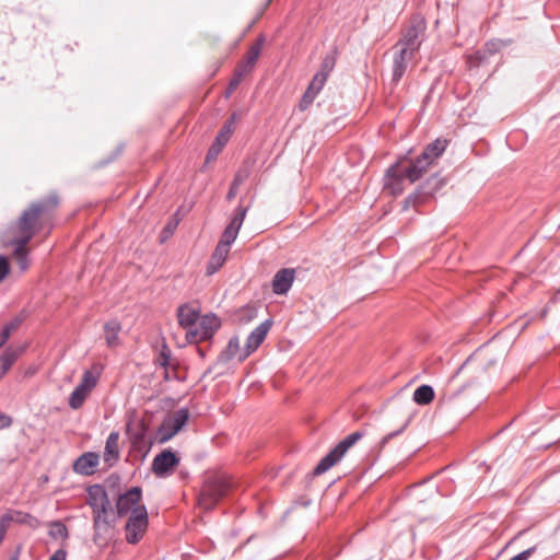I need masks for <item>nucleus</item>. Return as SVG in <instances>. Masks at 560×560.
<instances>
[{"label": "nucleus", "instance_id": "24", "mask_svg": "<svg viewBox=\"0 0 560 560\" xmlns=\"http://www.w3.org/2000/svg\"><path fill=\"white\" fill-rule=\"evenodd\" d=\"M447 147L446 140L436 139L433 142L429 143L424 150L422 151V155H425V158L434 164L438 159L444 153Z\"/></svg>", "mask_w": 560, "mask_h": 560}, {"label": "nucleus", "instance_id": "43", "mask_svg": "<svg viewBox=\"0 0 560 560\" xmlns=\"http://www.w3.org/2000/svg\"><path fill=\"white\" fill-rule=\"evenodd\" d=\"M13 419L11 416L0 410V430L8 429L12 425Z\"/></svg>", "mask_w": 560, "mask_h": 560}, {"label": "nucleus", "instance_id": "36", "mask_svg": "<svg viewBox=\"0 0 560 560\" xmlns=\"http://www.w3.org/2000/svg\"><path fill=\"white\" fill-rule=\"evenodd\" d=\"M315 98H316V96L311 94V92L305 91L300 100L299 109L301 112L306 110L311 106V104L314 102Z\"/></svg>", "mask_w": 560, "mask_h": 560}, {"label": "nucleus", "instance_id": "8", "mask_svg": "<svg viewBox=\"0 0 560 560\" xmlns=\"http://www.w3.org/2000/svg\"><path fill=\"white\" fill-rule=\"evenodd\" d=\"M148 525L149 517L145 506H140L132 511L125 526L127 542L138 544L144 536Z\"/></svg>", "mask_w": 560, "mask_h": 560}, {"label": "nucleus", "instance_id": "22", "mask_svg": "<svg viewBox=\"0 0 560 560\" xmlns=\"http://www.w3.org/2000/svg\"><path fill=\"white\" fill-rule=\"evenodd\" d=\"M30 242H22L21 238H13L14 257L21 271H26L30 268L28 250L26 248Z\"/></svg>", "mask_w": 560, "mask_h": 560}, {"label": "nucleus", "instance_id": "16", "mask_svg": "<svg viewBox=\"0 0 560 560\" xmlns=\"http://www.w3.org/2000/svg\"><path fill=\"white\" fill-rule=\"evenodd\" d=\"M100 464V455L95 452H85L73 463L72 469L81 476H92L96 472Z\"/></svg>", "mask_w": 560, "mask_h": 560}, {"label": "nucleus", "instance_id": "47", "mask_svg": "<svg viewBox=\"0 0 560 560\" xmlns=\"http://www.w3.org/2000/svg\"><path fill=\"white\" fill-rule=\"evenodd\" d=\"M238 187H240L238 185H235L233 183L231 184L230 189L226 194L228 201H231L235 198V196L237 195Z\"/></svg>", "mask_w": 560, "mask_h": 560}, {"label": "nucleus", "instance_id": "49", "mask_svg": "<svg viewBox=\"0 0 560 560\" xmlns=\"http://www.w3.org/2000/svg\"><path fill=\"white\" fill-rule=\"evenodd\" d=\"M10 560H18V557H13V558H11Z\"/></svg>", "mask_w": 560, "mask_h": 560}, {"label": "nucleus", "instance_id": "40", "mask_svg": "<svg viewBox=\"0 0 560 560\" xmlns=\"http://www.w3.org/2000/svg\"><path fill=\"white\" fill-rule=\"evenodd\" d=\"M248 176H249V171L247 168L240 170L235 174L232 183L241 186L248 178Z\"/></svg>", "mask_w": 560, "mask_h": 560}, {"label": "nucleus", "instance_id": "14", "mask_svg": "<svg viewBox=\"0 0 560 560\" xmlns=\"http://www.w3.org/2000/svg\"><path fill=\"white\" fill-rule=\"evenodd\" d=\"M272 325L271 319H266L260 323L247 337L245 350L238 355V360H245L250 353L258 349L267 337L268 331Z\"/></svg>", "mask_w": 560, "mask_h": 560}, {"label": "nucleus", "instance_id": "4", "mask_svg": "<svg viewBox=\"0 0 560 560\" xmlns=\"http://www.w3.org/2000/svg\"><path fill=\"white\" fill-rule=\"evenodd\" d=\"M425 31V19L421 14L411 15L408 26L402 31L394 48H406L407 51L416 54L424 40Z\"/></svg>", "mask_w": 560, "mask_h": 560}, {"label": "nucleus", "instance_id": "44", "mask_svg": "<svg viewBox=\"0 0 560 560\" xmlns=\"http://www.w3.org/2000/svg\"><path fill=\"white\" fill-rule=\"evenodd\" d=\"M222 147L214 142L212 144V147L209 149L208 151V154H207V160L209 161L210 159L214 158L217 154H219V152L221 151Z\"/></svg>", "mask_w": 560, "mask_h": 560}, {"label": "nucleus", "instance_id": "28", "mask_svg": "<svg viewBox=\"0 0 560 560\" xmlns=\"http://www.w3.org/2000/svg\"><path fill=\"white\" fill-rule=\"evenodd\" d=\"M413 401L418 405H428L434 399V390L430 385H421L413 392Z\"/></svg>", "mask_w": 560, "mask_h": 560}, {"label": "nucleus", "instance_id": "34", "mask_svg": "<svg viewBox=\"0 0 560 560\" xmlns=\"http://www.w3.org/2000/svg\"><path fill=\"white\" fill-rule=\"evenodd\" d=\"M335 67V58L331 56H326L320 65V70L317 74H324L326 79H328L329 73L332 71Z\"/></svg>", "mask_w": 560, "mask_h": 560}, {"label": "nucleus", "instance_id": "13", "mask_svg": "<svg viewBox=\"0 0 560 560\" xmlns=\"http://www.w3.org/2000/svg\"><path fill=\"white\" fill-rule=\"evenodd\" d=\"M248 211L247 207L238 206L235 209V213L233 218L231 219V222L228 224L225 230L223 231V234L221 236V240L219 241V245H223L224 247L229 248L236 240L238 232L241 230V226L245 220L246 213Z\"/></svg>", "mask_w": 560, "mask_h": 560}, {"label": "nucleus", "instance_id": "10", "mask_svg": "<svg viewBox=\"0 0 560 560\" xmlns=\"http://www.w3.org/2000/svg\"><path fill=\"white\" fill-rule=\"evenodd\" d=\"M408 180L405 175L402 162L390 165L384 175V189L392 196H398L405 190V183Z\"/></svg>", "mask_w": 560, "mask_h": 560}, {"label": "nucleus", "instance_id": "31", "mask_svg": "<svg viewBox=\"0 0 560 560\" xmlns=\"http://www.w3.org/2000/svg\"><path fill=\"white\" fill-rule=\"evenodd\" d=\"M98 375H94L91 371H85L82 375L79 387L90 393L97 384Z\"/></svg>", "mask_w": 560, "mask_h": 560}, {"label": "nucleus", "instance_id": "12", "mask_svg": "<svg viewBox=\"0 0 560 560\" xmlns=\"http://www.w3.org/2000/svg\"><path fill=\"white\" fill-rule=\"evenodd\" d=\"M179 464V457L172 450H163L152 462V471L156 477H166L171 475Z\"/></svg>", "mask_w": 560, "mask_h": 560}, {"label": "nucleus", "instance_id": "21", "mask_svg": "<svg viewBox=\"0 0 560 560\" xmlns=\"http://www.w3.org/2000/svg\"><path fill=\"white\" fill-rule=\"evenodd\" d=\"M104 462L113 466L119 458V433L112 432L105 443Z\"/></svg>", "mask_w": 560, "mask_h": 560}, {"label": "nucleus", "instance_id": "1", "mask_svg": "<svg viewBox=\"0 0 560 560\" xmlns=\"http://www.w3.org/2000/svg\"><path fill=\"white\" fill-rule=\"evenodd\" d=\"M178 325L186 331L189 343H199L213 337L221 326L220 318L209 313L201 315L200 305L197 302H188L177 307Z\"/></svg>", "mask_w": 560, "mask_h": 560}, {"label": "nucleus", "instance_id": "45", "mask_svg": "<svg viewBox=\"0 0 560 560\" xmlns=\"http://www.w3.org/2000/svg\"><path fill=\"white\" fill-rule=\"evenodd\" d=\"M67 551L63 548L56 550L49 560H66Z\"/></svg>", "mask_w": 560, "mask_h": 560}, {"label": "nucleus", "instance_id": "7", "mask_svg": "<svg viewBox=\"0 0 560 560\" xmlns=\"http://www.w3.org/2000/svg\"><path fill=\"white\" fill-rule=\"evenodd\" d=\"M363 433L355 431L341 440L326 456H324L313 470L315 476H320L337 464L361 438Z\"/></svg>", "mask_w": 560, "mask_h": 560}, {"label": "nucleus", "instance_id": "41", "mask_svg": "<svg viewBox=\"0 0 560 560\" xmlns=\"http://www.w3.org/2000/svg\"><path fill=\"white\" fill-rule=\"evenodd\" d=\"M241 82H242V79H240V75L236 77L233 74V78L231 79V81L229 82V85L226 88L225 96L229 97L237 89V86L241 84Z\"/></svg>", "mask_w": 560, "mask_h": 560}, {"label": "nucleus", "instance_id": "39", "mask_svg": "<svg viewBox=\"0 0 560 560\" xmlns=\"http://www.w3.org/2000/svg\"><path fill=\"white\" fill-rule=\"evenodd\" d=\"M10 265L5 256H0V282L9 275Z\"/></svg>", "mask_w": 560, "mask_h": 560}, {"label": "nucleus", "instance_id": "25", "mask_svg": "<svg viewBox=\"0 0 560 560\" xmlns=\"http://www.w3.org/2000/svg\"><path fill=\"white\" fill-rule=\"evenodd\" d=\"M31 517L32 516L28 513H24L21 511H9L8 513L3 514L0 517V524L3 523L5 525L4 526V536L7 535V532L10 527L11 523L25 524L28 522L27 520Z\"/></svg>", "mask_w": 560, "mask_h": 560}, {"label": "nucleus", "instance_id": "27", "mask_svg": "<svg viewBox=\"0 0 560 560\" xmlns=\"http://www.w3.org/2000/svg\"><path fill=\"white\" fill-rule=\"evenodd\" d=\"M265 40H266L265 36L259 35L258 38L256 39V42L250 46V48L248 49V51L246 52V55L242 61H245L248 65H250L252 67H255V65L260 56Z\"/></svg>", "mask_w": 560, "mask_h": 560}, {"label": "nucleus", "instance_id": "5", "mask_svg": "<svg viewBox=\"0 0 560 560\" xmlns=\"http://www.w3.org/2000/svg\"><path fill=\"white\" fill-rule=\"evenodd\" d=\"M88 504L93 511L94 526L97 527L101 523L108 525V513L110 510V502L107 491L104 486L95 483L86 489Z\"/></svg>", "mask_w": 560, "mask_h": 560}, {"label": "nucleus", "instance_id": "33", "mask_svg": "<svg viewBox=\"0 0 560 560\" xmlns=\"http://www.w3.org/2000/svg\"><path fill=\"white\" fill-rule=\"evenodd\" d=\"M240 349V341L237 337H233L229 340L228 347L224 351L226 360H231L237 355Z\"/></svg>", "mask_w": 560, "mask_h": 560}, {"label": "nucleus", "instance_id": "46", "mask_svg": "<svg viewBox=\"0 0 560 560\" xmlns=\"http://www.w3.org/2000/svg\"><path fill=\"white\" fill-rule=\"evenodd\" d=\"M405 430V427L400 428L399 430L397 431H393L388 434H386L383 439H382V445H385L389 440H392L393 438L399 435L402 431Z\"/></svg>", "mask_w": 560, "mask_h": 560}, {"label": "nucleus", "instance_id": "35", "mask_svg": "<svg viewBox=\"0 0 560 560\" xmlns=\"http://www.w3.org/2000/svg\"><path fill=\"white\" fill-rule=\"evenodd\" d=\"M171 360V350L166 345H164L158 355L156 362L162 368H167L170 365Z\"/></svg>", "mask_w": 560, "mask_h": 560}, {"label": "nucleus", "instance_id": "3", "mask_svg": "<svg viewBox=\"0 0 560 560\" xmlns=\"http://www.w3.org/2000/svg\"><path fill=\"white\" fill-rule=\"evenodd\" d=\"M230 487L231 480L225 474L207 475L198 495V505L205 511L214 509L218 502L226 495Z\"/></svg>", "mask_w": 560, "mask_h": 560}, {"label": "nucleus", "instance_id": "48", "mask_svg": "<svg viewBox=\"0 0 560 560\" xmlns=\"http://www.w3.org/2000/svg\"><path fill=\"white\" fill-rule=\"evenodd\" d=\"M9 340L8 332L0 330V348H2Z\"/></svg>", "mask_w": 560, "mask_h": 560}, {"label": "nucleus", "instance_id": "37", "mask_svg": "<svg viewBox=\"0 0 560 560\" xmlns=\"http://www.w3.org/2000/svg\"><path fill=\"white\" fill-rule=\"evenodd\" d=\"M254 69V67H252L250 65H248L247 62L245 61H241L237 67L235 68V71H234V75L238 77L240 75V79L243 80V78L245 75H247L249 72H252V70Z\"/></svg>", "mask_w": 560, "mask_h": 560}, {"label": "nucleus", "instance_id": "9", "mask_svg": "<svg viewBox=\"0 0 560 560\" xmlns=\"http://www.w3.org/2000/svg\"><path fill=\"white\" fill-rule=\"evenodd\" d=\"M189 418V410L187 408H180L173 413L168 415L161 423L158 434L160 442L164 443L170 441L175 434H177L182 428L186 424Z\"/></svg>", "mask_w": 560, "mask_h": 560}, {"label": "nucleus", "instance_id": "23", "mask_svg": "<svg viewBox=\"0 0 560 560\" xmlns=\"http://www.w3.org/2000/svg\"><path fill=\"white\" fill-rule=\"evenodd\" d=\"M121 324L117 319H110L104 324L105 340L109 348H115L119 345V332Z\"/></svg>", "mask_w": 560, "mask_h": 560}, {"label": "nucleus", "instance_id": "26", "mask_svg": "<svg viewBox=\"0 0 560 560\" xmlns=\"http://www.w3.org/2000/svg\"><path fill=\"white\" fill-rule=\"evenodd\" d=\"M237 114L233 113L231 117L226 120L222 129L220 130L219 135L215 138V142L219 143L221 147H224L225 143L229 141L231 135L234 131V125L237 121Z\"/></svg>", "mask_w": 560, "mask_h": 560}, {"label": "nucleus", "instance_id": "32", "mask_svg": "<svg viewBox=\"0 0 560 560\" xmlns=\"http://www.w3.org/2000/svg\"><path fill=\"white\" fill-rule=\"evenodd\" d=\"M327 79L324 77V74H315L310 82L306 91L311 92L314 96H317L319 92L323 90Z\"/></svg>", "mask_w": 560, "mask_h": 560}, {"label": "nucleus", "instance_id": "38", "mask_svg": "<svg viewBox=\"0 0 560 560\" xmlns=\"http://www.w3.org/2000/svg\"><path fill=\"white\" fill-rule=\"evenodd\" d=\"M537 550V545L529 547L518 555L512 557L510 560H528Z\"/></svg>", "mask_w": 560, "mask_h": 560}, {"label": "nucleus", "instance_id": "11", "mask_svg": "<svg viewBox=\"0 0 560 560\" xmlns=\"http://www.w3.org/2000/svg\"><path fill=\"white\" fill-rule=\"evenodd\" d=\"M141 499L142 490L137 486L119 494L116 501L117 515L119 517H122L127 514L131 515L132 511H135L137 508L145 506L144 504H140Z\"/></svg>", "mask_w": 560, "mask_h": 560}, {"label": "nucleus", "instance_id": "30", "mask_svg": "<svg viewBox=\"0 0 560 560\" xmlns=\"http://www.w3.org/2000/svg\"><path fill=\"white\" fill-rule=\"evenodd\" d=\"M88 395H89L88 392H85L84 389H82L81 387H79L77 385L69 397V406L72 409H79L83 405Z\"/></svg>", "mask_w": 560, "mask_h": 560}, {"label": "nucleus", "instance_id": "42", "mask_svg": "<svg viewBox=\"0 0 560 560\" xmlns=\"http://www.w3.org/2000/svg\"><path fill=\"white\" fill-rule=\"evenodd\" d=\"M21 324V320L19 318H14L13 320L7 323L3 327H2V331H7L8 332V337L10 338L11 334L18 329V327L20 326Z\"/></svg>", "mask_w": 560, "mask_h": 560}, {"label": "nucleus", "instance_id": "29", "mask_svg": "<svg viewBox=\"0 0 560 560\" xmlns=\"http://www.w3.org/2000/svg\"><path fill=\"white\" fill-rule=\"evenodd\" d=\"M48 535L54 539L67 540L69 532L61 521H54L49 524Z\"/></svg>", "mask_w": 560, "mask_h": 560}, {"label": "nucleus", "instance_id": "15", "mask_svg": "<svg viewBox=\"0 0 560 560\" xmlns=\"http://www.w3.org/2000/svg\"><path fill=\"white\" fill-rule=\"evenodd\" d=\"M399 162L404 163L405 175L408 177L410 184L419 180L433 164L425 158V155H418L415 159H402Z\"/></svg>", "mask_w": 560, "mask_h": 560}, {"label": "nucleus", "instance_id": "17", "mask_svg": "<svg viewBox=\"0 0 560 560\" xmlns=\"http://www.w3.org/2000/svg\"><path fill=\"white\" fill-rule=\"evenodd\" d=\"M295 280V269L282 268L273 276L271 285L272 292L278 295H283L289 292Z\"/></svg>", "mask_w": 560, "mask_h": 560}, {"label": "nucleus", "instance_id": "6", "mask_svg": "<svg viewBox=\"0 0 560 560\" xmlns=\"http://www.w3.org/2000/svg\"><path fill=\"white\" fill-rule=\"evenodd\" d=\"M445 185V179L438 174L430 176L423 184H421L412 194H410L404 201V209L412 207L417 211L419 207L429 201L436 191Z\"/></svg>", "mask_w": 560, "mask_h": 560}, {"label": "nucleus", "instance_id": "20", "mask_svg": "<svg viewBox=\"0 0 560 560\" xmlns=\"http://www.w3.org/2000/svg\"><path fill=\"white\" fill-rule=\"evenodd\" d=\"M230 249L223 245L217 244L211 257L206 267V273L212 276L215 273L225 262Z\"/></svg>", "mask_w": 560, "mask_h": 560}, {"label": "nucleus", "instance_id": "18", "mask_svg": "<svg viewBox=\"0 0 560 560\" xmlns=\"http://www.w3.org/2000/svg\"><path fill=\"white\" fill-rule=\"evenodd\" d=\"M395 52L393 56V73L392 81L393 83H398L404 77L408 61L413 57L415 54L407 51L406 48H394Z\"/></svg>", "mask_w": 560, "mask_h": 560}, {"label": "nucleus", "instance_id": "19", "mask_svg": "<svg viewBox=\"0 0 560 560\" xmlns=\"http://www.w3.org/2000/svg\"><path fill=\"white\" fill-rule=\"evenodd\" d=\"M25 346L19 348L8 347L0 354V378H2L24 353Z\"/></svg>", "mask_w": 560, "mask_h": 560}, {"label": "nucleus", "instance_id": "2", "mask_svg": "<svg viewBox=\"0 0 560 560\" xmlns=\"http://www.w3.org/2000/svg\"><path fill=\"white\" fill-rule=\"evenodd\" d=\"M59 203L57 192H51L39 200L31 202L16 221L18 235L15 238H21L22 242H31L34 235L43 229L44 224L52 220Z\"/></svg>", "mask_w": 560, "mask_h": 560}]
</instances>
